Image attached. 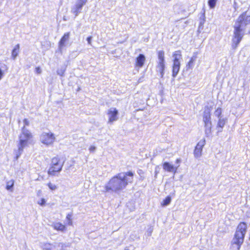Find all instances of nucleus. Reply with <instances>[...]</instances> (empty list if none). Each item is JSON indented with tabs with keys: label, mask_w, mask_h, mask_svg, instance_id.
<instances>
[{
	"label": "nucleus",
	"mask_w": 250,
	"mask_h": 250,
	"mask_svg": "<svg viewBox=\"0 0 250 250\" xmlns=\"http://www.w3.org/2000/svg\"><path fill=\"white\" fill-rule=\"evenodd\" d=\"M70 34L69 32H66L63 34V35L62 37L59 42V45L60 48L62 47L64 45L65 42L68 40L69 38Z\"/></svg>",
	"instance_id": "16"
},
{
	"label": "nucleus",
	"mask_w": 250,
	"mask_h": 250,
	"mask_svg": "<svg viewBox=\"0 0 250 250\" xmlns=\"http://www.w3.org/2000/svg\"><path fill=\"white\" fill-rule=\"evenodd\" d=\"M35 71L37 74H40L42 72L40 67H37L35 68Z\"/></svg>",
	"instance_id": "28"
},
{
	"label": "nucleus",
	"mask_w": 250,
	"mask_h": 250,
	"mask_svg": "<svg viewBox=\"0 0 250 250\" xmlns=\"http://www.w3.org/2000/svg\"><path fill=\"white\" fill-rule=\"evenodd\" d=\"M146 57L143 54H140L135 59V66L136 68H140L142 67L145 62Z\"/></svg>",
	"instance_id": "12"
},
{
	"label": "nucleus",
	"mask_w": 250,
	"mask_h": 250,
	"mask_svg": "<svg viewBox=\"0 0 250 250\" xmlns=\"http://www.w3.org/2000/svg\"><path fill=\"white\" fill-rule=\"evenodd\" d=\"M133 176V173L130 171L125 172L123 177L121 176V173L116 174L110 179L108 185L105 186V191L118 192L123 190L129 183H132Z\"/></svg>",
	"instance_id": "1"
},
{
	"label": "nucleus",
	"mask_w": 250,
	"mask_h": 250,
	"mask_svg": "<svg viewBox=\"0 0 250 250\" xmlns=\"http://www.w3.org/2000/svg\"><path fill=\"white\" fill-rule=\"evenodd\" d=\"M157 67L161 75V78H163L165 74V63H158Z\"/></svg>",
	"instance_id": "18"
},
{
	"label": "nucleus",
	"mask_w": 250,
	"mask_h": 250,
	"mask_svg": "<svg viewBox=\"0 0 250 250\" xmlns=\"http://www.w3.org/2000/svg\"><path fill=\"white\" fill-rule=\"evenodd\" d=\"M163 169L167 172H172L175 173L177 171V168L169 164L168 162H164L163 164Z\"/></svg>",
	"instance_id": "14"
},
{
	"label": "nucleus",
	"mask_w": 250,
	"mask_h": 250,
	"mask_svg": "<svg viewBox=\"0 0 250 250\" xmlns=\"http://www.w3.org/2000/svg\"><path fill=\"white\" fill-rule=\"evenodd\" d=\"M211 106H205L203 114V121L204 126L206 128H208L209 130L211 129L212 126V122L211 120Z\"/></svg>",
	"instance_id": "7"
},
{
	"label": "nucleus",
	"mask_w": 250,
	"mask_h": 250,
	"mask_svg": "<svg viewBox=\"0 0 250 250\" xmlns=\"http://www.w3.org/2000/svg\"><path fill=\"white\" fill-rule=\"evenodd\" d=\"M86 3L83 0H78L72 9V13L76 16L80 12L84 5Z\"/></svg>",
	"instance_id": "11"
},
{
	"label": "nucleus",
	"mask_w": 250,
	"mask_h": 250,
	"mask_svg": "<svg viewBox=\"0 0 250 250\" xmlns=\"http://www.w3.org/2000/svg\"><path fill=\"white\" fill-rule=\"evenodd\" d=\"M216 2L217 0H208V5L209 8L211 9L214 8L215 6Z\"/></svg>",
	"instance_id": "24"
},
{
	"label": "nucleus",
	"mask_w": 250,
	"mask_h": 250,
	"mask_svg": "<svg viewBox=\"0 0 250 250\" xmlns=\"http://www.w3.org/2000/svg\"><path fill=\"white\" fill-rule=\"evenodd\" d=\"M14 181L13 180H10L6 183V188L7 190H12Z\"/></svg>",
	"instance_id": "23"
},
{
	"label": "nucleus",
	"mask_w": 250,
	"mask_h": 250,
	"mask_svg": "<svg viewBox=\"0 0 250 250\" xmlns=\"http://www.w3.org/2000/svg\"><path fill=\"white\" fill-rule=\"evenodd\" d=\"M66 226H73V214L72 213H68L66 216Z\"/></svg>",
	"instance_id": "20"
},
{
	"label": "nucleus",
	"mask_w": 250,
	"mask_h": 250,
	"mask_svg": "<svg viewBox=\"0 0 250 250\" xmlns=\"http://www.w3.org/2000/svg\"><path fill=\"white\" fill-rule=\"evenodd\" d=\"M45 200L44 198H42L40 201L38 202V204L41 206H43L45 204Z\"/></svg>",
	"instance_id": "27"
},
{
	"label": "nucleus",
	"mask_w": 250,
	"mask_h": 250,
	"mask_svg": "<svg viewBox=\"0 0 250 250\" xmlns=\"http://www.w3.org/2000/svg\"><path fill=\"white\" fill-rule=\"evenodd\" d=\"M206 144L205 139L201 140L196 145L194 150L195 157H200L202 155L203 148Z\"/></svg>",
	"instance_id": "9"
},
{
	"label": "nucleus",
	"mask_w": 250,
	"mask_h": 250,
	"mask_svg": "<svg viewBox=\"0 0 250 250\" xmlns=\"http://www.w3.org/2000/svg\"><path fill=\"white\" fill-rule=\"evenodd\" d=\"M197 59V55L195 54L193 55L190 58L189 61L186 64V67L187 69H190L193 68L194 63Z\"/></svg>",
	"instance_id": "17"
},
{
	"label": "nucleus",
	"mask_w": 250,
	"mask_h": 250,
	"mask_svg": "<svg viewBox=\"0 0 250 250\" xmlns=\"http://www.w3.org/2000/svg\"><path fill=\"white\" fill-rule=\"evenodd\" d=\"M47 185L48 187L51 190H55L58 188L57 185L53 184L51 182H48Z\"/></svg>",
	"instance_id": "26"
},
{
	"label": "nucleus",
	"mask_w": 250,
	"mask_h": 250,
	"mask_svg": "<svg viewBox=\"0 0 250 250\" xmlns=\"http://www.w3.org/2000/svg\"><path fill=\"white\" fill-rule=\"evenodd\" d=\"M250 23V15L247 11L241 13L235 21L234 26L233 36L232 39V47L236 49L243 39L244 33L242 26H246Z\"/></svg>",
	"instance_id": "2"
},
{
	"label": "nucleus",
	"mask_w": 250,
	"mask_h": 250,
	"mask_svg": "<svg viewBox=\"0 0 250 250\" xmlns=\"http://www.w3.org/2000/svg\"><path fill=\"white\" fill-rule=\"evenodd\" d=\"M176 163H179L180 162V160L178 159L176 160Z\"/></svg>",
	"instance_id": "33"
},
{
	"label": "nucleus",
	"mask_w": 250,
	"mask_h": 250,
	"mask_svg": "<svg viewBox=\"0 0 250 250\" xmlns=\"http://www.w3.org/2000/svg\"><path fill=\"white\" fill-rule=\"evenodd\" d=\"M91 36H89L87 38V42L88 43V44H91Z\"/></svg>",
	"instance_id": "29"
},
{
	"label": "nucleus",
	"mask_w": 250,
	"mask_h": 250,
	"mask_svg": "<svg viewBox=\"0 0 250 250\" xmlns=\"http://www.w3.org/2000/svg\"><path fill=\"white\" fill-rule=\"evenodd\" d=\"M4 67H5V70L6 71L7 70L8 67H7V66L6 65H5Z\"/></svg>",
	"instance_id": "32"
},
{
	"label": "nucleus",
	"mask_w": 250,
	"mask_h": 250,
	"mask_svg": "<svg viewBox=\"0 0 250 250\" xmlns=\"http://www.w3.org/2000/svg\"><path fill=\"white\" fill-rule=\"evenodd\" d=\"M20 49V45L19 44H17L13 48L12 51V57L13 59H15L18 56Z\"/></svg>",
	"instance_id": "21"
},
{
	"label": "nucleus",
	"mask_w": 250,
	"mask_h": 250,
	"mask_svg": "<svg viewBox=\"0 0 250 250\" xmlns=\"http://www.w3.org/2000/svg\"><path fill=\"white\" fill-rule=\"evenodd\" d=\"M23 121L24 124V126L22 128L21 132L19 137L18 151L20 154L21 153L25 147L31 144L33 138V135L31 132L25 128V126H28L29 125L28 120L27 119H24Z\"/></svg>",
	"instance_id": "3"
},
{
	"label": "nucleus",
	"mask_w": 250,
	"mask_h": 250,
	"mask_svg": "<svg viewBox=\"0 0 250 250\" xmlns=\"http://www.w3.org/2000/svg\"><path fill=\"white\" fill-rule=\"evenodd\" d=\"M63 166V162L61 158L59 156L54 157L51 159L47 174L52 176L57 175L62 171Z\"/></svg>",
	"instance_id": "5"
},
{
	"label": "nucleus",
	"mask_w": 250,
	"mask_h": 250,
	"mask_svg": "<svg viewBox=\"0 0 250 250\" xmlns=\"http://www.w3.org/2000/svg\"><path fill=\"white\" fill-rule=\"evenodd\" d=\"M42 142L46 145L52 144L55 140V137L51 132H44L41 135Z\"/></svg>",
	"instance_id": "8"
},
{
	"label": "nucleus",
	"mask_w": 250,
	"mask_h": 250,
	"mask_svg": "<svg viewBox=\"0 0 250 250\" xmlns=\"http://www.w3.org/2000/svg\"><path fill=\"white\" fill-rule=\"evenodd\" d=\"M52 227L54 229L58 231L64 232L67 229L66 225L60 222H54Z\"/></svg>",
	"instance_id": "13"
},
{
	"label": "nucleus",
	"mask_w": 250,
	"mask_h": 250,
	"mask_svg": "<svg viewBox=\"0 0 250 250\" xmlns=\"http://www.w3.org/2000/svg\"><path fill=\"white\" fill-rule=\"evenodd\" d=\"M171 198L169 196H167L161 202V205L162 207H165L170 204Z\"/></svg>",
	"instance_id": "22"
},
{
	"label": "nucleus",
	"mask_w": 250,
	"mask_h": 250,
	"mask_svg": "<svg viewBox=\"0 0 250 250\" xmlns=\"http://www.w3.org/2000/svg\"><path fill=\"white\" fill-rule=\"evenodd\" d=\"M247 230V225L244 222H240L235 232L233 241L231 245H235L237 246V250H240L242 245L243 244L245 236Z\"/></svg>",
	"instance_id": "4"
},
{
	"label": "nucleus",
	"mask_w": 250,
	"mask_h": 250,
	"mask_svg": "<svg viewBox=\"0 0 250 250\" xmlns=\"http://www.w3.org/2000/svg\"><path fill=\"white\" fill-rule=\"evenodd\" d=\"M172 76L175 78L179 73L181 67L180 60L182 58V51L180 50L175 51L172 53Z\"/></svg>",
	"instance_id": "6"
},
{
	"label": "nucleus",
	"mask_w": 250,
	"mask_h": 250,
	"mask_svg": "<svg viewBox=\"0 0 250 250\" xmlns=\"http://www.w3.org/2000/svg\"><path fill=\"white\" fill-rule=\"evenodd\" d=\"M3 75V73L2 70L0 69V80L1 79Z\"/></svg>",
	"instance_id": "30"
},
{
	"label": "nucleus",
	"mask_w": 250,
	"mask_h": 250,
	"mask_svg": "<svg viewBox=\"0 0 250 250\" xmlns=\"http://www.w3.org/2000/svg\"><path fill=\"white\" fill-rule=\"evenodd\" d=\"M95 147L94 146H91L90 149L92 151L94 150Z\"/></svg>",
	"instance_id": "31"
},
{
	"label": "nucleus",
	"mask_w": 250,
	"mask_h": 250,
	"mask_svg": "<svg viewBox=\"0 0 250 250\" xmlns=\"http://www.w3.org/2000/svg\"><path fill=\"white\" fill-rule=\"evenodd\" d=\"M157 56L159 59L158 63H165V52L163 50L159 51L157 52Z\"/></svg>",
	"instance_id": "19"
},
{
	"label": "nucleus",
	"mask_w": 250,
	"mask_h": 250,
	"mask_svg": "<svg viewBox=\"0 0 250 250\" xmlns=\"http://www.w3.org/2000/svg\"><path fill=\"white\" fill-rule=\"evenodd\" d=\"M227 122L226 118H219L217 125H216V128L218 130V132H222L223 130V128L224 127Z\"/></svg>",
	"instance_id": "15"
},
{
	"label": "nucleus",
	"mask_w": 250,
	"mask_h": 250,
	"mask_svg": "<svg viewBox=\"0 0 250 250\" xmlns=\"http://www.w3.org/2000/svg\"><path fill=\"white\" fill-rule=\"evenodd\" d=\"M107 114L108 115V123L112 124L113 122L117 121L118 119V111L116 108L110 109L108 110Z\"/></svg>",
	"instance_id": "10"
},
{
	"label": "nucleus",
	"mask_w": 250,
	"mask_h": 250,
	"mask_svg": "<svg viewBox=\"0 0 250 250\" xmlns=\"http://www.w3.org/2000/svg\"><path fill=\"white\" fill-rule=\"evenodd\" d=\"M222 108L221 107H218L215 110L214 113L216 117L220 118L222 115Z\"/></svg>",
	"instance_id": "25"
}]
</instances>
